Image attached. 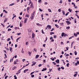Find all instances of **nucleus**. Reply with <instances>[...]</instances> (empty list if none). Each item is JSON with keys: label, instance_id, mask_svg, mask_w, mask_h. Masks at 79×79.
<instances>
[{"label": "nucleus", "instance_id": "f257e3e1", "mask_svg": "<svg viewBox=\"0 0 79 79\" xmlns=\"http://www.w3.org/2000/svg\"><path fill=\"white\" fill-rule=\"evenodd\" d=\"M35 14V12H34L31 15V16L30 17V18L31 20H32L33 19H34V14Z\"/></svg>", "mask_w": 79, "mask_h": 79}, {"label": "nucleus", "instance_id": "f03ea898", "mask_svg": "<svg viewBox=\"0 0 79 79\" xmlns=\"http://www.w3.org/2000/svg\"><path fill=\"white\" fill-rule=\"evenodd\" d=\"M30 8H32V9H34V6L33 3H31V4L30 5Z\"/></svg>", "mask_w": 79, "mask_h": 79}, {"label": "nucleus", "instance_id": "7ed1b4c3", "mask_svg": "<svg viewBox=\"0 0 79 79\" xmlns=\"http://www.w3.org/2000/svg\"><path fill=\"white\" fill-rule=\"evenodd\" d=\"M21 69H19L17 72V73H16V74H19L21 73Z\"/></svg>", "mask_w": 79, "mask_h": 79}, {"label": "nucleus", "instance_id": "20e7f679", "mask_svg": "<svg viewBox=\"0 0 79 79\" xmlns=\"http://www.w3.org/2000/svg\"><path fill=\"white\" fill-rule=\"evenodd\" d=\"M29 63H28V64H27L26 65H25V66H23V67L21 69H23V68H25V67H26V66H28V65H29Z\"/></svg>", "mask_w": 79, "mask_h": 79}, {"label": "nucleus", "instance_id": "39448f33", "mask_svg": "<svg viewBox=\"0 0 79 79\" xmlns=\"http://www.w3.org/2000/svg\"><path fill=\"white\" fill-rule=\"evenodd\" d=\"M27 20H28V19L27 18L25 19L24 20V23H27Z\"/></svg>", "mask_w": 79, "mask_h": 79}, {"label": "nucleus", "instance_id": "423d86ee", "mask_svg": "<svg viewBox=\"0 0 79 79\" xmlns=\"http://www.w3.org/2000/svg\"><path fill=\"white\" fill-rule=\"evenodd\" d=\"M66 23H67V25H69V24H71V23H70V22L69 21H66Z\"/></svg>", "mask_w": 79, "mask_h": 79}, {"label": "nucleus", "instance_id": "0eeeda50", "mask_svg": "<svg viewBox=\"0 0 79 79\" xmlns=\"http://www.w3.org/2000/svg\"><path fill=\"white\" fill-rule=\"evenodd\" d=\"M56 62L58 64H59V63H60V60H59V59H57V60H56Z\"/></svg>", "mask_w": 79, "mask_h": 79}, {"label": "nucleus", "instance_id": "6e6552de", "mask_svg": "<svg viewBox=\"0 0 79 79\" xmlns=\"http://www.w3.org/2000/svg\"><path fill=\"white\" fill-rule=\"evenodd\" d=\"M48 29H51V26L48 25L47 26V28H48Z\"/></svg>", "mask_w": 79, "mask_h": 79}, {"label": "nucleus", "instance_id": "1a4fd4ad", "mask_svg": "<svg viewBox=\"0 0 79 79\" xmlns=\"http://www.w3.org/2000/svg\"><path fill=\"white\" fill-rule=\"evenodd\" d=\"M34 37H35V34L34 33H32V38H33V39H34Z\"/></svg>", "mask_w": 79, "mask_h": 79}, {"label": "nucleus", "instance_id": "9d476101", "mask_svg": "<svg viewBox=\"0 0 79 79\" xmlns=\"http://www.w3.org/2000/svg\"><path fill=\"white\" fill-rule=\"evenodd\" d=\"M29 71V69H25L24 70L23 72L24 73H26V72H27V71Z\"/></svg>", "mask_w": 79, "mask_h": 79}, {"label": "nucleus", "instance_id": "9b49d317", "mask_svg": "<svg viewBox=\"0 0 79 79\" xmlns=\"http://www.w3.org/2000/svg\"><path fill=\"white\" fill-rule=\"evenodd\" d=\"M36 62H35L33 63L32 64H31V66H33L35 65V64H36Z\"/></svg>", "mask_w": 79, "mask_h": 79}, {"label": "nucleus", "instance_id": "f8f14e48", "mask_svg": "<svg viewBox=\"0 0 79 79\" xmlns=\"http://www.w3.org/2000/svg\"><path fill=\"white\" fill-rule=\"evenodd\" d=\"M9 48H10V52H12L13 51L12 50L13 48H12L11 47H10Z\"/></svg>", "mask_w": 79, "mask_h": 79}, {"label": "nucleus", "instance_id": "ddd939ff", "mask_svg": "<svg viewBox=\"0 0 79 79\" xmlns=\"http://www.w3.org/2000/svg\"><path fill=\"white\" fill-rule=\"evenodd\" d=\"M28 53L29 54L30 56H31V54H32V52H30L29 51H28Z\"/></svg>", "mask_w": 79, "mask_h": 79}, {"label": "nucleus", "instance_id": "4468645a", "mask_svg": "<svg viewBox=\"0 0 79 79\" xmlns=\"http://www.w3.org/2000/svg\"><path fill=\"white\" fill-rule=\"evenodd\" d=\"M74 53L75 55H77V52L76 51H75Z\"/></svg>", "mask_w": 79, "mask_h": 79}, {"label": "nucleus", "instance_id": "2eb2a0df", "mask_svg": "<svg viewBox=\"0 0 79 79\" xmlns=\"http://www.w3.org/2000/svg\"><path fill=\"white\" fill-rule=\"evenodd\" d=\"M16 67L14 66L12 68V70H14V69H16Z\"/></svg>", "mask_w": 79, "mask_h": 79}, {"label": "nucleus", "instance_id": "dca6fc26", "mask_svg": "<svg viewBox=\"0 0 79 79\" xmlns=\"http://www.w3.org/2000/svg\"><path fill=\"white\" fill-rule=\"evenodd\" d=\"M22 26H23V23H21V22H20V24H19L20 27H22Z\"/></svg>", "mask_w": 79, "mask_h": 79}, {"label": "nucleus", "instance_id": "f3484780", "mask_svg": "<svg viewBox=\"0 0 79 79\" xmlns=\"http://www.w3.org/2000/svg\"><path fill=\"white\" fill-rule=\"evenodd\" d=\"M39 57V55H37L36 56H35V58L36 59H37V58H38V57Z\"/></svg>", "mask_w": 79, "mask_h": 79}, {"label": "nucleus", "instance_id": "a211bd4d", "mask_svg": "<svg viewBox=\"0 0 79 79\" xmlns=\"http://www.w3.org/2000/svg\"><path fill=\"white\" fill-rule=\"evenodd\" d=\"M7 19H8L6 18L5 19V20L4 21V23H6V21H7Z\"/></svg>", "mask_w": 79, "mask_h": 79}, {"label": "nucleus", "instance_id": "6ab92c4d", "mask_svg": "<svg viewBox=\"0 0 79 79\" xmlns=\"http://www.w3.org/2000/svg\"><path fill=\"white\" fill-rule=\"evenodd\" d=\"M55 26H56V27H57V28H59V26L58 25L56 24H55Z\"/></svg>", "mask_w": 79, "mask_h": 79}, {"label": "nucleus", "instance_id": "aec40b11", "mask_svg": "<svg viewBox=\"0 0 79 79\" xmlns=\"http://www.w3.org/2000/svg\"><path fill=\"white\" fill-rule=\"evenodd\" d=\"M60 24L62 26H64V23H60Z\"/></svg>", "mask_w": 79, "mask_h": 79}, {"label": "nucleus", "instance_id": "412c9836", "mask_svg": "<svg viewBox=\"0 0 79 79\" xmlns=\"http://www.w3.org/2000/svg\"><path fill=\"white\" fill-rule=\"evenodd\" d=\"M65 34L64 33H62L61 34V36L62 37H63Z\"/></svg>", "mask_w": 79, "mask_h": 79}, {"label": "nucleus", "instance_id": "4be33fe9", "mask_svg": "<svg viewBox=\"0 0 79 79\" xmlns=\"http://www.w3.org/2000/svg\"><path fill=\"white\" fill-rule=\"evenodd\" d=\"M41 32H42V33H43V34H45V32H44V30H43V29H42V30Z\"/></svg>", "mask_w": 79, "mask_h": 79}, {"label": "nucleus", "instance_id": "5701e85b", "mask_svg": "<svg viewBox=\"0 0 79 79\" xmlns=\"http://www.w3.org/2000/svg\"><path fill=\"white\" fill-rule=\"evenodd\" d=\"M15 5V3H12L9 5V6H13Z\"/></svg>", "mask_w": 79, "mask_h": 79}, {"label": "nucleus", "instance_id": "b1692460", "mask_svg": "<svg viewBox=\"0 0 79 79\" xmlns=\"http://www.w3.org/2000/svg\"><path fill=\"white\" fill-rule=\"evenodd\" d=\"M3 12H5V13H8V12L7 11H6L5 10H3Z\"/></svg>", "mask_w": 79, "mask_h": 79}, {"label": "nucleus", "instance_id": "393cba45", "mask_svg": "<svg viewBox=\"0 0 79 79\" xmlns=\"http://www.w3.org/2000/svg\"><path fill=\"white\" fill-rule=\"evenodd\" d=\"M68 11H69V12H71V11H72V10L70 8H69L68 9Z\"/></svg>", "mask_w": 79, "mask_h": 79}, {"label": "nucleus", "instance_id": "a878e982", "mask_svg": "<svg viewBox=\"0 0 79 79\" xmlns=\"http://www.w3.org/2000/svg\"><path fill=\"white\" fill-rule=\"evenodd\" d=\"M55 33H54V32H51L50 33V35H52V34H54Z\"/></svg>", "mask_w": 79, "mask_h": 79}, {"label": "nucleus", "instance_id": "bb28decb", "mask_svg": "<svg viewBox=\"0 0 79 79\" xmlns=\"http://www.w3.org/2000/svg\"><path fill=\"white\" fill-rule=\"evenodd\" d=\"M29 9H30V7H27V11H28V12H29L28 11H29Z\"/></svg>", "mask_w": 79, "mask_h": 79}, {"label": "nucleus", "instance_id": "cd10ccee", "mask_svg": "<svg viewBox=\"0 0 79 79\" xmlns=\"http://www.w3.org/2000/svg\"><path fill=\"white\" fill-rule=\"evenodd\" d=\"M29 16H30L29 15H27L25 16V17H27V18H29Z\"/></svg>", "mask_w": 79, "mask_h": 79}, {"label": "nucleus", "instance_id": "c85d7f7f", "mask_svg": "<svg viewBox=\"0 0 79 79\" xmlns=\"http://www.w3.org/2000/svg\"><path fill=\"white\" fill-rule=\"evenodd\" d=\"M78 74L77 73L75 74L74 75V77H76L77 76V75Z\"/></svg>", "mask_w": 79, "mask_h": 79}, {"label": "nucleus", "instance_id": "c756f323", "mask_svg": "<svg viewBox=\"0 0 79 79\" xmlns=\"http://www.w3.org/2000/svg\"><path fill=\"white\" fill-rule=\"evenodd\" d=\"M62 13L64 15H65V12H64V11L62 10Z\"/></svg>", "mask_w": 79, "mask_h": 79}, {"label": "nucleus", "instance_id": "7c9ffc66", "mask_svg": "<svg viewBox=\"0 0 79 79\" xmlns=\"http://www.w3.org/2000/svg\"><path fill=\"white\" fill-rule=\"evenodd\" d=\"M34 73H35V71L31 72L30 73V75H32V74H34Z\"/></svg>", "mask_w": 79, "mask_h": 79}, {"label": "nucleus", "instance_id": "2f4dec72", "mask_svg": "<svg viewBox=\"0 0 79 79\" xmlns=\"http://www.w3.org/2000/svg\"><path fill=\"white\" fill-rule=\"evenodd\" d=\"M35 42V40H32L31 41V42Z\"/></svg>", "mask_w": 79, "mask_h": 79}, {"label": "nucleus", "instance_id": "473e14b6", "mask_svg": "<svg viewBox=\"0 0 79 79\" xmlns=\"http://www.w3.org/2000/svg\"><path fill=\"white\" fill-rule=\"evenodd\" d=\"M48 11H49V12H52V10H51V9H48Z\"/></svg>", "mask_w": 79, "mask_h": 79}, {"label": "nucleus", "instance_id": "72a5a7b5", "mask_svg": "<svg viewBox=\"0 0 79 79\" xmlns=\"http://www.w3.org/2000/svg\"><path fill=\"white\" fill-rule=\"evenodd\" d=\"M69 63H68L67 64H66V66H67V67H69Z\"/></svg>", "mask_w": 79, "mask_h": 79}, {"label": "nucleus", "instance_id": "f704fd0d", "mask_svg": "<svg viewBox=\"0 0 79 79\" xmlns=\"http://www.w3.org/2000/svg\"><path fill=\"white\" fill-rule=\"evenodd\" d=\"M74 36H75V37H77V34L74 33Z\"/></svg>", "mask_w": 79, "mask_h": 79}, {"label": "nucleus", "instance_id": "c9c22d12", "mask_svg": "<svg viewBox=\"0 0 79 79\" xmlns=\"http://www.w3.org/2000/svg\"><path fill=\"white\" fill-rule=\"evenodd\" d=\"M10 38H8L7 39V42H8L9 41H10Z\"/></svg>", "mask_w": 79, "mask_h": 79}, {"label": "nucleus", "instance_id": "e433bc0d", "mask_svg": "<svg viewBox=\"0 0 79 79\" xmlns=\"http://www.w3.org/2000/svg\"><path fill=\"white\" fill-rule=\"evenodd\" d=\"M21 52L22 53H24V51H23V48L22 49V51H21Z\"/></svg>", "mask_w": 79, "mask_h": 79}, {"label": "nucleus", "instance_id": "4c0bfd02", "mask_svg": "<svg viewBox=\"0 0 79 79\" xmlns=\"http://www.w3.org/2000/svg\"><path fill=\"white\" fill-rule=\"evenodd\" d=\"M69 12H67V13H66L65 14V16H68V14H69Z\"/></svg>", "mask_w": 79, "mask_h": 79}, {"label": "nucleus", "instance_id": "58836bf2", "mask_svg": "<svg viewBox=\"0 0 79 79\" xmlns=\"http://www.w3.org/2000/svg\"><path fill=\"white\" fill-rule=\"evenodd\" d=\"M66 29H69L70 28V27L68 26V27H66Z\"/></svg>", "mask_w": 79, "mask_h": 79}, {"label": "nucleus", "instance_id": "ea45409f", "mask_svg": "<svg viewBox=\"0 0 79 79\" xmlns=\"http://www.w3.org/2000/svg\"><path fill=\"white\" fill-rule=\"evenodd\" d=\"M14 77H15V79H17V77L16 76V75H14Z\"/></svg>", "mask_w": 79, "mask_h": 79}, {"label": "nucleus", "instance_id": "a19ab883", "mask_svg": "<svg viewBox=\"0 0 79 79\" xmlns=\"http://www.w3.org/2000/svg\"><path fill=\"white\" fill-rule=\"evenodd\" d=\"M38 2L39 3H41L42 2V0H39L38 1Z\"/></svg>", "mask_w": 79, "mask_h": 79}, {"label": "nucleus", "instance_id": "79ce46f5", "mask_svg": "<svg viewBox=\"0 0 79 79\" xmlns=\"http://www.w3.org/2000/svg\"><path fill=\"white\" fill-rule=\"evenodd\" d=\"M39 10L40 11H43V10H42V9L40 8H39Z\"/></svg>", "mask_w": 79, "mask_h": 79}, {"label": "nucleus", "instance_id": "37998d69", "mask_svg": "<svg viewBox=\"0 0 79 79\" xmlns=\"http://www.w3.org/2000/svg\"><path fill=\"white\" fill-rule=\"evenodd\" d=\"M61 45H64V44L63 43V42H62L60 43Z\"/></svg>", "mask_w": 79, "mask_h": 79}, {"label": "nucleus", "instance_id": "c03bdc74", "mask_svg": "<svg viewBox=\"0 0 79 79\" xmlns=\"http://www.w3.org/2000/svg\"><path fill=\"white\" fill-rule=\"evenodd\" d=\"M52 63L54 64V65H56V64L55 62H52Z\"/></svg>", "mask_w": 79, "mask_h": 79}, {"label": "nucleus", "instance_id": "a18cd8bd", "mask_svg": "<svg viewBox=\"0 0 79 79\" xmlns=\"http://www.w3.org/2000/svg\"><path fill=\"white\" fill-rule=\"evenodd\" d=\"M42 64H40L38 66L39 67H40L41 66H42Z\"/></svg>", "mask_w": 79, "mask_h": 79}, {"label": "nucleus", "instance_id": "49530a36", "mask_svg": "<svg viewBox=\"0 0 79 79\" xmlns=\"http://www.w3.org/2000/svg\"><path fill=\"white\" fill-rule=\"evenodd\" d=\"M8 77V76H6V77H5V79H7V78Z\"/></svg>", "mask_w": 79, "mask_h": 79}, {"label": "nucleus", "instance_id": "de8ad7c7", "mask_svg": "<svg viewBox=\"0 0 79 79\" xmlns=\"http://www.w3.org/2000/svg\"><path fill=\"white\" fill-rule=\"evenodd\" d=\"M59 3H63V2H62V0H60L59 2Z\"/></svg>", "mask_w": 79, "mask_h": 79}, {"label": "nucleus", "instance_id": "09e8293b", "mask_svg": "<svg viewBox=\"0 0 79 79\" xmlns=\"http://www.w3.org/2000/svg\"><path fill=\"white\" fill-rule=\"evenodd\" d=\"M2 16H3V13H2L0 15V16L1 17H2Z\"/></svg>", "mask_w": 79, "mask_h": 79}, {"label": "nucleus", "instance_id": "8fccbe9b", "mask_svg": "<svg viewBox=\"0 0 79 79\" xmlns=\"http://www.w3.org/2000/svg\"><path fill=\"white\" fill-rule=\"evenodd\" d=\"M61 68L62 69H64V67H61Z\"/></svg>", "mask_w": 79, "mask_h": 79}, {"label": "nucleus", "instance_id": "3c124183", "mask_svg": "<svg viewBox=\"0 0 79 79\" xmlns=\"http://www.w3.org/2000/svg\"><path fill=\"white\" fill-rule=\"evenodd\" d=\"M35 76L34 75H31V77H34Z\"/></svg>", "mask_w": 79, "mask_h": 79}, {"label": "nucleus", "instance_id": "603ef678", "mask_svg": "<svg viewBox=\"0 0 79 79\" xmlns=\"http://www.w3.org/2000/svg\"><path fill=\"white\" fill-rule=\"evenodd\" d=\"M60 69H61V68L59 67L58 69V71H60Z\"/></svg>", "mask_w": 79, "mask_h": 79}, {"label": "nucleus", "instance_id": "864d4df0", "mask_svg": "<svg viewBox=\"0 0 79 79\" xmlns=\"http://www.w3.org/2000/svg\"><path fill=\"white\" fill-rule=\"evenodd\" d=\"M19 19H22V17H21L20 16L19 17Z\"/></svg>", "mask_w": 79, "mask_h": 79}, {"label": "nucleus", "instance_id": "5fc2aeb1", "mask_svg": "<svg viewBox=\"0 0 79 79\" xmlns=\"http://www.w3.org/2000/svg\"><path fill=\"white\" fill-rule=\"evenodd\" d=\"M59 12H61V9H60L58 10Z\"/></svg>", "mask_w": 79, "mask_h": 79}, {"label": "nucleus", "instance_id": "6e6d98bb", "mask_svg": "<svg viewBox=\"0 0 79 79\" xmlns=\"http://www.w3.org/2000/svg\"><path fill=\"white\" fill-rule=\"evenodd\" d=\"M4 55L6 57V58H7V56H6V54L5 53L4 54Z\"/></svg>", "mask_w": 79, "mask_h": 79}, {"label": "nucleus", "instance_id": "4d7b16f0", "mask_svg": "<svg viewBox=\"0 0 79 79\" xmlns=\"http://www.w3.org/2000/svg\"><path fill=\"white\" fill-rule=\"evenodd\" d=\"M51 60H52V61H54V60H55L54 58H53L52 59V58H51Z\"/></svg>", "mask_w": 79, "mask_h": 79}, {"label": "nucleus", "instance_id": "13d9d810", "mask_svg": "<svg viewBox=\"0 0 79 79\" xmlns=\"http://www.w3.org/2000/svg\"><path fill=\"white\" fill-rule=\"evenodd\" d=\"M11 29L8 28V31H11Z\"/></svg>", "mask_w": 79, "mask_h": 79}, {"label": "nucleus", "instance_id": "bf43d9fd", "mask_svg": "<svg viewBox=\"0 0 79 79\" xmlns=\"http://www.w3.org/2000/svg\"><path fill=\"white\" fill-rule=\"evenodd\" d=\"M10 25H8V26L6 28L7 29V28H8V27H10Z\"/></svg>", "mask_w": 79, "mask_h": 79}, {"label": "nucleus", "instance_id": "052dcab7", "mask_svg": "<svg viewBox=\"0 0 79 79\" xmlns=\"http://www.w3.org/2000/svg\"><path fill=\"white\" fill-rule=\"evenodd\" d=\"M44 4L45 5H47V2H45L44 3Z\"/></svg>", "mask_w": 79, "mask_h": 79}, {"label": "nucleus", "instance_id": "680f3d73", "mask_svg": "<svg viewBox=\"0 0 79 79\" xmlns=\"http://www.w3.org/2000/svg\"><path fill=\"white\" fill-rule=\"evenodd\" d=\"M26 45H28V42H26Z\"/></svg>", "mask_w": 79, "mask_h": 79}, {"label": "nucleus", "instance_id": "e2e57ef3", "mask_svg": "<svg viewBox=\"0 0 79 79\" xmlns=\"http://www.w3.org/2000/svg\"><path fill=\"white\" fill-rule=\"evenodd\" d=\"M69 56V55L67 54L66 55V56Z\"/></svg>", "mask_w": 79, "mask_h": 79}, {"label": "nucleus", "instance_id": "0e129e2a", "mask_svg": "<svg viewBox=\"0 0 79 79\" xmlns=\"http://www.w3.org/2000/svg\"><path fill=\"white\" fill-rule=\"evenodd\" d=\"M43 69H44V71H46L47 70V68H43Z\"/></svg>", "mask_w": 79, "mask_h": 79}, {"label": "nucleus", "instance_id": "69168bd1", "mask_svg": "<svg viewBox=\"0 0 79 79\" xmlns=\"http://www.w3.org/2000/svg\"><path fill=\"white\" fill-rule=\"evenodd\" d=\"M54 38H56V35H54Z\"/></svg>", "mask_w": 79, "mask_h": 79}, {"label": "nucleus", "instance_id": "338daca9", "mask_svg": "<svg viewBox=\"0 0 79 79\" xmlns=\"http://www.w3.org/2000/svg\"><path fill=\"white\" fill-rule=\"evenodd\" d=\"M54 30V28H52L51 30V31H53Z\"/></svg>", "mask_w": 79, "mask_h": 79}, {"label": "nucleus", "instance_id": "774afa93", "mask_svg": "<svg viewBox=\"0 0 79 79\" xmlns=\"http://www.w3.org/2000/svg\"><path fill=\"white\" fill-rule=\"evenodd\" d=\"M76 16H77V18H78L79 19V16H78L77 15H76Z\"/></svg>", "mask_w": 79, "mask_h": 79}]
</instances>
